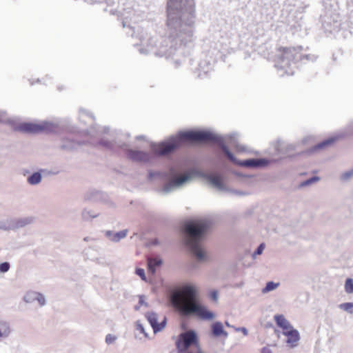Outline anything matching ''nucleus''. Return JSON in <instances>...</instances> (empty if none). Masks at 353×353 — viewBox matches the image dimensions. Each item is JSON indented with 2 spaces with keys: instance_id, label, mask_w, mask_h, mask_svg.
I'll return each instance as SVG.
<instances>
[{
  "instance_id": "20",
  "label": "nucleus",
  "mask_w": 353,
  "mask_h": 353,
  "mask_svg": "<svg viewBox=\"0 0 353 353\" xmlns=\"http://www.w3.org/2000/svg\"><path fill=\"white\" fill-rule=\"evenodd\" d=\"M274 321L279 327L285 329L289 325L290 322L285 318L283 314H276L274 316Z\"/></svg>"
},
{
  "instance_id": "11",
  "label": "nucleus",
  "mask_w": 353,
  "mask_h": 353,
  "mask_svg": "<svg viewBox=\"0 0 353 353\" xmlns=\"http://www.w3.org/2000/svg\"><path fill=\"white\" fill-rule=\"evenodd\" d=\"M14 230L32 225L35 221V217L32 216L12 218Z\"/></svg>"
},
{
  "instance_id": "32",
  "label": "nucleus",
  "mask_w": 353,
  "mask_h": 353,
  "mask_svg": "<svg viewBox=\"0 0 353 353\" xmlns=\"http://www.w3.org/2000/svg\"><path fill=\"white\" fill-rule=\"evenodd\" d=\"M264 248H265V243H261L258 247L256 249V250L254 251V252L252 254V257L253 258H255L256 256V255H260L262 254V252H263L264 250Z\"/></svg>"
},
{
  "instance_id": "46",
  "label": "nucleus",
  "mask_w": 353,
  "mask_h": 353,
  "mask_svg": "<svg viewBox=\"0 0 353 353\" xmlns=\"http://www.w3.org/2000/svg\"><path fill=\"white\" fill-rule=\"evenodd\" d=\"M114 143L119 147H122L124 145V143H122L120 141H117V140L114 141Z\"/></svg>"
},
{
  "instance_id": "15",
  "label": "nucleus",
  "mask_w": 353,
  "mask_h": 353,
  "mask_svg": "<svg viewBox=\"0 0 353 353\" xmlns=\"http://www.w3.org/2000/svg\"><path fill=\"white\" fill-rule=\"evenodd\" d=\"M285 336H288L286 343L292 344V346H295L296 345H294V343H296L300 339L299 333L298 330L295 329L291 330V332H288V334Z\"/></svg>"
},
{
  "instance_id": "2",
  "label": "nucleus",
  "mask_w": 353,
  "mask_h": 353,
  "mask_svg": "<svg viewBox=\"0 0 353 353\" xmlns=\"http://www.w3.org/2000/svg\"><path fill=\"white\" fill-rule=\"evenodd\" d=\"M168 299L170 305L184 316H196L202 320H212L214 317V313L200 303L194 285H184L182 293L176 290L171 292Z\"/></svg>"
},
{
  "instance_id": "51",
  "label": "nucleus",
  "mask_w": 353,
  "mask_h": 353,
  "mask_svg": "<svg viewBox=\"0 0 353 353\" xmlns=\"http://www.w3.org/2000/svg\"><path fill=\"white\" fill-rule=\"evenodd\" d=\"M105 236H106L107 237H110V230H107V231L105 232Z\"/></svg>"
},
{
  "instance_id": "27",
  "label": "nucleus",
  "mask_w": 353,
  "mask_h": 353,
  "mask_svg": "<svg viewBox=\"0 0 353 353\" xmlns=\"http://www.w3.org/2000/svg\"><path fill=\"white\" fill-rule=\"evenodd\" d=\"M319 180H320V178L319 176H312L307 180L302 181L299 184V188H304L306 186H309V185H312V183L319 181Z\"/></svg>"
},
{
  "instance_id": "57",
  "label": "nucleus",
  "mask_w": 353,
  "mask_h": 353,
  "mask_svg": "<svg viewBox=\"0 0 353 353\" xmlns=\"http://www.w3.org/2000/svg\"><path fill=\"white\" fill-rule=\"evenodd\" d=\"M115 339H116V338H115V337H112V338H111L112 341H114V340H115Z\"/></svg>"
},
{
  "instance_id": "39",
  "label": "nucleus",
  "mask_w": 353,
  "mask_h": 353,
  "mask_svg": "<svg viewBox=\"0 0 353 353\" xmlns=\"http://www.w3.org/2000/svg\"><path fill=\"white\" fill-rule=\"evenodd\" d=\"M210 298L214 301H216L217 299H218V292L216 290H212L211 292H210Z\"/></svg>"
},
{
  "instance_id": "58",
  "label": "nucleus",
  "mask_w": 353,
  "mask_h": 353,
  "mask_svg": "<svg viewBox=\"0 0 353 353\" xmlns=\"http://www.w3.org/2000/svg\"><path fill=\"white\" fill-rule=\"evenodd\" d=\"M26 173H28V171H26L24 173H23V175H26Z\"/></svg>"
},
{
  "instance_id": "9",
  "label": "nucleus",
  "mask_w": 353,
  "mask_h": 353,
  "mask_svg": "<svg viewBox=\"0 0 353 353\" xmlns=\"http://www.w3.org/2000/svg\"><path fill=\"white\" fill-rule=\"evenodd\" d=\"M108 194L101 190L92 189L87 191L83 195V200L90 203H107Z\"/></svg>"
},
{
  "instance_id": "36",
  "label": "nucleus",
  "mask_w": 353,
  "mask_h": 353,
  "mask_svg": "<svg viewBox=\"0 0 353 353\" xmlns=\"http://www.w3.org/2000/svg\"><path fill=\"white\" fill-rule=\"evenodd\" d=\"M36 301H37L41 306H44L46 304V298L43 294L39 292V296H37V298L36 299Z\"/></svg>"
},
{
  "instance_id": "41",
  "label": "nucleus",
  "mask_w": 353,
  "mask_h": 353,
  "mask_svg": "<svg viewBox=\"0 0 353 353\" xmlns=\"http://www.w3.org/2000/svg\"><path fill=\"white\" fill-rule=\"evenodd\" d=\"M237 134H232L229 136L230 143L231 144H235V140L236 138Z\"/></svg>"
},
{
  "instance_id": "38",
  "label": "nucleus",
  "mask_w": 353,
  "mask_h": 353,
  "mask_svg": "<svg viewBox=\"0 0 353 353\" xmlns=\"http://www.w3.org/2000/svg\"><path fill=\"white\" fill-rule=\"evenodd\" d=\"M145 296L144 295L139 296V304L141 305H145V307L148 306V303L145 301Z\"/></svg>"
},
{
  "instance_id": "40",
  "label": "nucleus",
  "mask_w": 353,
  "mask_h": 353,
  "mask_svg": "<svg viewBox=\"0 0 353 353\" xmlns=\"http://www.w3.org/2000/svg\"><path fill=\"white\" fill-rule=\"evenodd\" d=\"M291 330H294V328L293 327V326L290 323L289 325L288 326V327H286L285 329H283V334L284 335H286L288 334V332H291Z\"/></svg>"
},
{
  "instance_id": "54",
  "label": "nucleus",
  "mask_w": 353,
  "mask_h": 353,
  "mask_svg": "<svg viewBox=\"0 0 353 353\" xmlns=\"http://www.w3.org/2000/svg\"><path fill=\"white\" fill-rule=\"evenodd\" d=\"M225 324L227 327H231V325H230V323H228V321H225Z\"/></svg>"
},
{
  "instance_id": "5",
  "label": "nucleus",
  "mask_w": 353,
  "mask_h": 353,
  "mask_svg": "<svg viewBox=\"0 0 353 353\" xmlns=\"http://www.w3.org/2000/svg\"><path fill=\"white\" fill-rule=\"evenodd\" d=\"M176 346L179 353H202L199 347L198 336L192 330L181 333Z\"/></svg>"
},
{
  "instance_id": "52",
  "label": "nucleus",
  "mask_w": 353,
  "mask_h": 353,
  "mask_svg": "<svg viewBox=\"0 0 353 353\" xmlns=\"http://www.w3.org/2000/svg\"><path fill=\"white\" fill-rule=\"evenodd\" d=\"M154 175V173L150 172H149V179H151Z\"/></svg>"
},
{
  "instance_id": "3",
  "label": "nucleus",
  "mask_w": 353,
  "mask_h": 353,
  "mask_svg": "<svg viewBox=\"0 0 353 353\" xmlns=\"http://www.w3.org/2000/svg\"><path fill=\"white\" fill-rule=\"evenodd\" d=\"M212 221L208 219L190 220L183 225L185 243L199 261H205L208 259L200 242L212 226Z\"/></svg>"
},
{
  "instance_id": "21",
  "label": "nucleus",
  "mask_w": 353,
  "mask_h": 353,
  "mask_svg": "<svg viewBox=\"0 0 353 353\" xmlns=\"http://www.w3.org/2000/svg\"><path fill=\"white\" fill-rule=\"evenodd\" d=\"M336 139L335 137L328 138V139L319 143L316 145H314L312 148V150L316 151L317 150H321V149L325 148V147H327V146L332 145L336 141Z\"/></svg>"
},
{
  "instance_id": "8",
  "label": "nucleus",
  "mask_w": 353,
  "mask_h": 353,
  "mask_svg": "<svg viewBox=\"0 0 353 353\" xmlns=\"http://www.w3.org/2000/svg\"><path fill=\"white\" fill-rule=\"evenodd\" d=\"M17 128L19 131L28 134H38L42 132L58 133L60 131L58 123L47 121L41 123L23 122L20 123Z\"/></svg>"
},
{
  "instance_id": "12",
  "label": "nucleus",
  "mask_w": 353,
  "mask_h": 353,
  "mask_svg": "<svg viewBox=\"0 0 353 353\" xmlns=\"http://www.w3.org/2000/svg\"><path fill=\"white\" fill-rule=\"evenodd\" d=\"M212 335L214 337H219L223 336L225 338L228 336V333L223 329L222 323L216 321L211 325Z\"/></svg>"
},
{
  "instance_id": "25",
  "label": "nucleus",
  "mask_w": 353,
  "mask_h": 353,
  "mask_svg": "<svg viewBox=\"0 0 353 353\" xmlns=\"http://www.w3.org/2000/svg\"><path fill=\"white\" fill-rule=\"evenodd\" d=\"M128 233V230L125 229L112 234V241L116 243L120 241L127 236Z\"/></svg>"
},
{
  "instance_id": "28",
  "label": "nucleus",
  "mask_w": 353,
  "mask_h": 353,
  "mask_svg": "<svg viewBox=\"0 0 353 353\" xmlns=\"http://www.w3.org/2000/svg\"><path fill=\"white\" fill-rule=\"evenodd\" d=\"M339 307L341 310H343L344 311H346L350 314L353 313V310H352L353 303L347 302V303H341L339 305Z\"/></svg>"
},
{
  "instance_id": "44",
  "label": "nucleus",
  "mask_w": 353,
  "mask_h": 353,
  "mask_svg": "<svg viewBox=\"0 0 353 353\" xmlns=\"http://www.w3.org/2000/svg\"><path fill=\"white\" fill-rule=\"evenodd\" d=\"M349 134H353V121L350 123V124L349 125Z\"/></svg>"
},
{
  "instance_id": "35",
  "label": "nucleus",
  "mask_w": 353,
  "mask_h": 353,
  "mask_svg": "<svg viewBox=\"0 0 353 353\" xmlns=\"http://www.w3.org/2000/svg\"><path fill=\"white\" fill-rule=\"evenodd\" d=\"M135 273L137 275L140 276L143 281H146L145 270L143 268H137L135 270Z\"/></svg>"
},
{
  "instance_id": "4",
  "label": "nucleus",
  "mask_w": 353,
  "mask_h": 353,
  "mask_svg": "<svg viewBox=\"0 0 353 353\" xmlns=\"http://www.w3.org/2000/svg\"><path fill=\"white\" fill-rule=\"evenodd\" d=\"M170 172L174 176L163 188V191L165 194H168L173 191L174 189L179 188L184 184L190 182L196 176L201 177L208 180L210 184L219 190H227L226 186L222 182L221 176L218 174H208L201 171L192 170L181 176L175 175V170L173 168L170 170Z\"/></svg>"
},
{
  "instance_id": "16",
  "label": "nucleus",
  "mask_w": 353,
  "mask_h": 353,
  "mask_svg": "<svg viewBox=\"0 0 353 353\" xmlns=\"http://www.w3.org/2000/svg\"><path fill=\"white\" fill-rule=\"evenodd\" d=\"M42 175L41 172L37 171L32 173L28 178L27 181L30 185H35L41 183Z\"/></svg>"
},
{
  "instance_id": "19",
  "label": "nucleus",
  "mask_w": 353,
  "mask_h": 353,
  "mask_svg": "<svg viewBox=\"0 0 353 353\" xmlns=\"http://www.w3.org/2000/svg\"><path fill=\"white\" fill-rule=\"evenodd\" d=\"M85 119H88L91 123L94 120V116L90 112L81 108L79 110V120L80 121L86 123Z\"/></svg>"
},
{
  "instance_id": "47",
  "label": "nucleus",
  "mask_w": 353,
  "mask_h": 353,
  "mask_svg": "<svg viewBox=\"0 0 353 353\" xmlns=\"http://www.w3.org/2000/svg\"><path fill=\"white\" fill-rule=\"evenodd\" d=\"M334 25L336 28H339V23L338 20L336 19V20L334 21Z\"/></svg>"
},
{
  "instance_id": "30",
  "label": "nucleus",
  "mask_w": 353,
  "mask_h": 353,
  "mask_svg": "<svg viewBox=\"0 0 353 353\" xmlns=\"http://www.w3.org/2000/svg\"><path fill=\"white\" fill-rule=\"evenodd\" d=\"M345 292L348 294L353 293V279L351 278H347L345 281Z\"/></svg>"
},
{
  "instance_id": "34",
  "label": "nucleus",
  "mask_w": 353,
  "mask_h": 353,
  "mask_svg": "<svg viewBox=\"0 0 353 353\" xmlns=\"http://www.w3.org/2000/svg\"><path fill=\"white\" fill-rule=\"evenodd\" d=\"M165 325H166V318L164 317L163 318V320L161 322V323H158V326L156 327V329H154V333H157L160 331H161L165 327Z\"/></svg>"
},
{
  "instance_id": "6",
  "label": "nucleus",
  "mask_w": 353,
  "mask_h": 353,
  "mask_svg": "<svg viewBox=\"0 0 353 353\" xmlns=\"http://www.w3.org/2000/svg\"><path fill=\"white\" fill-rule=\"evenodd\" d=\"M302 47L299 46L296 48H283V53L279 59L276 67L285 70L287 74H293L294 71L291 70V66L296 63V62L301 59V54L300 53Z\"/></svg>"
},
{
  "instance_id": "18",
  "label": "nucleus",
  "mask_w": 353,
  "mask_h": 353,
  "mask_svg": "<svg viewBox=\"0 0 353 353\" xmlns=\"http://www.w3.org/2000/svg\"><path fill=\"white\" fill-rule=\"evenodd\" d=\"M145 318L150 324L152 328L153 329V331L154 332V329H156V327L158 325V315L157 313L150 312H147L145 314Z\"/></svg>"
},
{
  "instance_id": "45",
  "label": "nucleus",
  "mask_w": 353,
  "mask_h": 353,
  "mask_svg": "<svg viewBox=\"0 0 353 353\" xmlns=\"http://www.w3.org/2000/svg\"><path fill=\"white\" fill-rule=\"evenodd\" d=\"M105 342L108 344H110V334H108L105 336Z\"/></svg>"
},
{
  "instance_id": "33",
  "label": "nucleus",
  "mask_w": 353,
  "mask_h": 353,
  "mask_svg": "<svg viewBox=\"0 0 353 353\" xmlns=\"http://www.w3.org/2000/svg\"><path fill=\"white\" fill-rule=\"evenodd\" d=\"M10 268V265L8 262H3L0 263V272H7Z\"/></svg>"
},
{
  "instance_id": "14",
  "label": "nucleus",
  "mask_w": 353,
  "mask_h": 353,
  "mask_svg": "<svg viewBox=\"0 0 353 353\" xmlns=\"http://www.w3.org/2000/svg\"><path fill=\"white\" fill-rule=\"evenodd\" d=\"M163 261L160 258H149L148 259V267L150 272L154 274L157 267L162 264Z\"/></svg>"
},
{
  "instance_id": "10",
  "label": "nucleus",
  "mask_w": 353,
  "mask_h": 353,
  "mask_svg": "<svg viewBox=\"0 0 353 353\" xmlns=\"http://www.w3.org/2000/svg\"><path fill=\"white\" fill-rule=\"evenodd\" d=\"M128 158L136 162H149L152 159V155L147 152L128 149L126 151Z\"/></svg>"
},
{
  "instance_id": "29",
  "label": "nucleus",
  "mask_w": 353,
  "mask_h": 353,
  "mask_svg": "<svg viewBox=\"0 0 353 353\" xmlns=\"http://www.w3.org/2000/svg\"><path fill=\"white\" fill-rule=\"evenodd\" d=\"M352 178H353V168H351L350 170L343 172L340 176L341 180L343 181H349L350 179H351Z\"/></svg>"
},
{
  "instance_id": "26",
  "label": "nucleus",
  "mask_w": 353,
  "mask_h": 353,
  "mask_svg": "<svg viewBox=\"0 0 353 353\" xmlns=\"http://www.w3.org/2000/svg\"><path fill=\"white\" fill-rule=\"evenodd\" d=\"M37 296H39V292H32V291L28 292L23 296V301L26 303H31L34 302V301H36Z\"/></svg>"
},
{
  "instance_id": "23",
  "label": "nucleus",
  "mask_w": 353,
  "mask_h": 353,
  "mask_svg": "<svg viewBox=\"0 0 353 353\" xmlns=\"http://www.w3.org/2000/svg\"><path fill=\"white\" fill-rule=\"evenodd\" d=\"M109 0H90V2L93 4L98 5V10H102L103 12L108 11L109 7Z\"/></svg>"
},
{
  "instance_id": "17",
  "label": "nucleus",
  "mask_w": 353,
  "mask_h": 353,
  "mask_svg": "<svg viewBox=\"0 0 353 353\" xmlns=\"http://www.w3.org/2000/svg\"><path fill=\"white\" fill-rule=\"evenodd\" d=\"M11 328L8 323L0 321V339L6 338L11 333Z\"/></svg>"
},
{
  "instance_id": "7",
  "label": "nucleus",
  "mask_w": 353,
  "mask_h": 353,
  "mask_svg": "<svg viewBox=\"0 0 353 353\" xmlns=\"http://www.w3.org/2000/svg\"><path fill=\"white\" fill-rule=\"evenodd\" d=\"M84 145H92L99 148L101 150H109L110 148V142L108 139L101 137L99 138L97 142L94 141H75L69 138H63L61 140L60 149L67 151L72 152L78 148L79 146Z\"/></svg>"
},
{
  "instance_id": "22",
  "label": "nucleus",
  "mask_w": 353,
  "mask_h": 353,
  "mask_svg": "<svg viewBox=\"0 0 353 353\" xmlns=\"http://www.w3.org/2000/svg\"><path fill=\"white\" fill-rule=\"evenodd\" d=\"M0 230L4 231L14 230L12 218L0 221Z\"/></svg>"
},
{
  "instance_id": "50",
  "label": "nucleus",
  "mask_w": 353,
  "mask_h": 353,
  "mask_svg": "<svg viewBox=\"0 0 353 353\" xmlns=\"http://www.w3.org/2000/svg\"><path fill=\"white\" fill-rule=\"evenodd\" d=\"M145 139V137L143 136V135H140V136H137V139L138 140H142V139Z\"/></svg>"
},
{
  "instance_id": "48",
  "label": "nucleus",
  "mask_w": 353,
  "mask_h": 353,
  "mask_svg": "<svg viewBox=\"0 0 353 353\" xmlns=\"http://www.w3.org/2000/svg\"><path fill=\"white\" fill-rule=\"evenodd\" d=\"M305 57L307 59V60H313V59L312 58H314V56H311L310 54H307V55H305Z\"/></svg>"
},
{
  "instance_id": "37",
  "label": "nucleus",
  "mask_w": 353,
  "mask_h": 353,
  "mask_svg": "<svg viewBox=\"0 0 353 353\" xmlns=\"http://www.w3.org/2000/svg\"><path fill=\"white\" fill-rule=\"evenodd\" d=\"M39 171L41 172V174H43L45 175L57 174L59 173V172H52L47 169H40Z\"/></svg>"
},
{
  "instance_id": "56",
  "label": "nucleus",
  "mask_w": 353,
  "mask_h": 353,
  "mask_svg": "<svg viewBox=\"0 0 353 353\" xmlns=\"http://www.w3.org/2000/svg\"><path fill=\"white\" fill-rule=\"evenodd\" d=\"M139 306H138V305H136V306L134 307V309H135L136 310H139Z\"/></svg>"
},
{
  "instance_id": "1",
  "label": "nucleus",
  "mask_w": 353,
  "mask_h": 353,
  "mask_svg": "<svg viewBox=\"0 0 353 353\" xmlns=\"http://www.w3.org/2000/svg\"><path fill=\"white\" fill-rule=\"evenodd\" d=\"M203 142H212L216 143L227 158L232 163L239 165L245 168H264L269 163V161L265 158H252L243 161L237 160L234 155L230 151L228 146L225 144L224 141L221 136L205 130H189L180 132L176 136H172L168 140L162 141L158 144L152 143L150 144V148L154 154L157 156H166L174 152L183 143Z\"/></svg>"
},
{
  "instance_id": "49",
  "label": "nucleus",
  "mask_w": 353,
  "mask_h": 353,
  "mask_svg": "<svg viewBox=\"0 0 353 353\" xmlns=\"http://www.w3.org/2000/svg\"><path fill=\"white\" fill-rule=\"evenodd\" d=\"M236 194H239V195H245L246 194L243 192H239V191H235L234 192Z\"/></svg>"
},
{
  "instance_id": "43",
  "label": "nucleus",
  "mask_w": 353,
  "mask_h": 353,
  "mask_svg": "<svg viewBox=\"0 0 353 353\" xmlns=\"http://www.w3.org/2000/svg\"><path fill=\"white\" fill-rule=\"evenodd\" d=\"M261 353H272V352L270 348L268 347H264L261 350Z\"/></svg>"
},
{
  "instance_id": "53",
  "label": "nucleus",
  "mask_w": 353,
  "mask_h": 353,
  "mask_svg": "<svg viewBox=\"0 0 353 353\" xmlns=\"http://www.w3.org/2000/svg\"><path fill=\"white\" fill-rule=\"evenodd\" d=\"M89 239H90V237L86 236V237H85V238L83 239V241H89Z\"/></svg>"
},
{
  "instance_id": "31",
  "label": "nucleus",
  "mask_w": 353,
  "mask_h": 353,
  "mask_svg": "<svg viewBox=\"0 0 353 353\" xmlns=\"http://www.w3.org/2000/svg\"><path fill=\"white\" fill-rule=\"evenodd\" d=\"M136 330L139 331L140 333L143 334L145 338L148 337V333L145 332L143 324L140 322V321H136Z\"/></svg>"
},
{
  "instance_id": "24",
  "label": "nucleus",
  "mask_w": 353,
  "mask_h": 353,
  "mask_svg": "<svg viewBox=\"0 0 353 353\" xmlns=\"http://www.w3.org/2000/svg\"><path fill=\"white\" fill-rule=\"evenodd\" d=\"M280 285L279 283H274V281H268L266 283L265 286L262 289L263 294L268 293L271 291L276 290Z\"/></svg>"
},
{
  "instance_id": "13",
  "label": "nucleus",
  "mask_w": 353,
  "mask_h": 353,
  "mask_svg": "<svg viewBox=\"0 0 353 353\" xmlns=\"http://www.w3.org/2000/svg\"><path fill=\"white\" fill-rule=\"evenodd\" d=\"M99 216V212H96L95 211L86 208L82 210L81 214V219L84 221H91L93 219L97 218Z\"/></svg>"
},
{
  "instance_id": "55",
  "label": "nucleus",
  "mask_w": 353,
  "mask_h": 353,
  "mask_svg": "<svg viewBox=\"0 0 353 353\" xmlns=\"http://www.w3.org/2000/svg\"><path fill=\"white\" fill-rule=\"evenodd\" d=\"M122 25H123V27L125 28L126 26L125 22L122 21Z\"/></svg>"
},
{
  "instance_id": "42",
  "label": "nucleus",
  "mask_w": 353,
  "mask_h": 353,
  "mask_svg": "<svg viewBox=\"0 0 353 353\" xmlns=\"http://www.w3.org/2000/svg\"><path fill=\"white\" fill-rule=\"evenodd\" d=\"M236 330L237 332L241 331V332H243V335H245V336L248 335V330L244 327L236 328Z\"/></svg>"
}]
</instances>
